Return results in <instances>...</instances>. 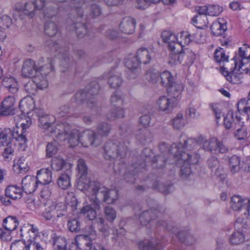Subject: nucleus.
<instances>
[{
	"label": "nucleus",
	"mask_w": 250,
	"mask_h": 250,
	"mask_svg": "<svg viewBox=\"0 0 250 250\" xmlns=\"http://www.w3.org/2000/svg\"><path fill=\"white\" fill-rule=\"evenodd\" d=\"M77 170L80 174L77 183V188L83 191L86 195H92L91 200L95 202L97 208H100L99 200L104 199L107 201V188L102 186L97 181H91L85 177L87 174V168L85 161L83 159L78 161Z\"/></svg>",
	"instance_id": "obj_1"
},
{
	"label": "nucleus",
	"mask_w": 250,
	"mask_h": 250,
	"mask_svg": "<svg viewBox=\"0 0 250 250\" xmlns=\"http://www.w3.org/2000/svg\"><path fill=\"white\" fill-rule=\"evenodd\" d=\"M86 0H70V5L75 12L74 19L70 18L66 20V28L70 31H75L77 36L83 37L88 33V28L84 18L83 9L86 8Z\"/></svg>",
	"instance_id": "obj_2"
},
{
	"label": "nucleus",
	"mask_w": 250,
	"mask_h": 250,
	"mask_svg": "<svg viewBox=\"0 0 250 250\" xmlns=\"http://www.w3.org/2000/svg\"><path fill=\"white\" fill-rule=\"evenodd\" d=\"M63 140H68V143L71 147H75L81 144L83 147L89 146H98L102 142L103 139L97 135L96 132L93 130H88L79 133L76 129L70 128L68 134L62 138Z\"/></svg>",
	"instance_id": "obj_3"
},
{
	"label": "nucleus",
	"mask_w": 250,
	"mask_h": 250,
	"mask_svg": "<svg viewBox=\"0 0 250 250\" xmlns=\"http://www.w3.org/2000/svg\"><path fill=\"white\" fill-rule=\"evenodd\" d=\"M50 0H33L21 3L22 13L30 19H33L39 12L44 18L52 19L55 13V9L49 5Z\"/></svg>",
	"instance_id": "obj_4"
},
{
	"label": "nucleus",
	"mask_w": 250,
	"mask_h": 250,
	"mask_svg": "<svg viewBox=\"0 0 250 250\" xmlns=\"http://www.w3.org/2000/svg\"><path fill=\"white\" fill-rule=\"evenodd\" d=\"M130 149V143L123 139L107 141L104 146V156L106 160L124 158Z\"/></svg>",
	"instance_id": "obj_5"
},
{
	"label": "nucleus",
	"mask_w": 250,
	"mask_h": 250,
	"mask_svg": "<svg viewBox=\"0 0 250 250\" xmlns=\"http://www.w3.org/2000/svg\"><path fill=\"white\" fill-rule=\"evenodd\" d=\"M230 206L232 209L235 211L244 209V217H238L235 223V227L243 231L246 229L250 221L249 217L250 211V199L243 198L239 195H234L231 197Z\"/></svg>",
	"instance_id": "obj_6"
},
{
	"label": "nucleus",
	"mask_w": 250,
	"mask_h": 250,
	"mask_svg": "<svg viewBox=\"0 0 250 250\" xmlns=\"http://www.w3.org/2000/svg\"><path fill=\"white\" fill-rule=\"evenodd\" d=\"M55 121L54 116L47 114L39 118V125L41 128L48 129L50 133L55 134L58 138H61V136L64 137L70 130V125L67 123L54 125Z\"/></svg>",
	"instance_id": "obj_7"
},
{
	"label": "nucleus",
	"mask_w": 250,
	"mask_h": 250,
	"mask_svg": "<svg viewBox=\"0 0 250 250\" xmlns=\"http://www.w3.org/2000/svg\"><path fill=\"white\" fill-rule=\"evenodd\" d=\"M86 195L89 196L91 204L83 207L82 209V213L84 214L86 218L89 220H93L96 217V210H100L101 208V203L106 202L107 204H113L118 199V192L116 190H109L107 188V201H104L103 199L99 200L98 203L100 207L99 208H96V204L94 202V200H93V201L91 200L93 196L92 195Z\"/></svg>",
	"instance_id": "obj_8"
},
{
	"label": "nucleus",
	"mask_w": 250,
	"mask_h": 250,
	"mask_svg": "<svg viewBox=\"0 0 250 250\" xmlns=\"http://www.w3.org/2000/svg\"><path fill=\"white\" fill-rule=\"evenodd\" d=\"M21 236L26 242V250H43L41 245L35 241L39 231L37 228L29 224H24L21 229Z\"/></svg>",
	"instance_id": "obj_9"
},
{
	"label": "nucleus",
	"mask_w": 250,
	"mask_h": 250,
	"mask_svg": "<svg viewBox=\"0 0 250 250\" xmlns=\"http://www.w3.org/2000/svg\"><path fill=\"white\" fill-rule=\"evenodd\" d=\"M182 144L180 143L178 145L176 144H173L170 146V151L172 154L174 159H175L176 165H180L183 163H186L188 165H194L198 163L200 155L196 153L193 152L190 154L185 151H182V153H177V151H179L180 147H182Z\"/></svg>",
	"instance_id": "obj_10"
},
{
	"label": "nucleus",
	"mask_w": 250,
	"mask_h": 250,
	"mask_svg": "<svg viewBox=\"0 0 250 250\" xmlns=\"http://www.w3.org/2000/svg\"><path fill=\"white\" fill-rule=\"evenodd\" d=\"M16 145H25V140L23 136L19 137L17 130L11 128L1 129L0 133V146L14 147Z\"/></svg>",
	"instance_id": "obj_11"
},
{
	"label": "nucleus",
	"mask_w": 250,
	"mask_h": 250,
	"mask_svg": "<svg viewBox=\"0 0 250 250\" xmlns=\"http://www.w3.org/2000/svg\"><path fill=\"white\" fill-rule=\"evenodd\" d=\"M51 49L58 52L59 54H62V60L60 64V67L62 72H65L69 69L75 68L76 63L70 58L68 53V48L67 47H62L59 43L54 42L52 44H49Z\"/></svg>",
	"instance_id": "obj_12"
},
{
	"label": "nucleus",
	"mask_w": 250,
	"mask_h": 250,
	"mask_svg": "<svg viewBox=\"0 0 250 250\" xmlns=\"http://www.w3.org/2000/svg\"><path fill=\"white\" fill-rule=\"evenodd\" d=\"M162 85L167 87V92L170 96L174 99L180 98L184 89L183 85L177 79H161Z\"/></svg>",
	"instance_id": "obj_13"
},
{
	"label": "nucleus",
	"mask_w": 250,
	"mask_h": 250,
	"mask_svg": "<svg viewBox=\"0 0 250 250\" xmlns=\"http://www.w3.org/2000/svg\"><path fill=\"white\" fill-rule=\"evenodd\" d=\"M170 148L168 152L164 153L162 151L161 154L155 156L152 161V166L154 168H163L165 166L172 165V167L176 165L175 159L172 154L170 151Z\"/></svg>",
	"instance_id": "obj_14"
},
{
	"label": "nucleus",
	"mask_w": 250,
	"mask_h": 250,
	"mask_svg": "<svg viewBox=\"0 0 250 250\" xmlns=\"http://www.w3.org/2000/svg\"><path fill=\"white\" fill-rule=\"evenodd\" d=\"M234 57L239 62V70L242 69L243 71L246 70V73H248L249 67L245 65L249 63L250 61V46L246 44H243L239 48L238 53L236 54Z\"/></svg>",
	"instance_id": "obj_15"
},
{
	"label": "nucleus",
	"mask_w": 250,
	"mask_h": 250,
	"mask_svg": "<svg viewBox=\"0 0 250 250\" xmlns=\"http://www.w3.org/2000/svg\"><path fill=\"white\" fill-rule=\"evenodd\" d=\"M37 71L39 77H46L53 74L54 71V60L50 58L46 60L43 57L40 58L38 62Z\"/></svg>",
	"instance_id": "obj_16"
},
{
	"label": "nucleus",
	"mask_w": 250,
	"mask_h": 250,
	"mask_svg": "<svg viewBox=\"0 0 250 250\" xmlns=\"http://www.w3.org/2000/svg\"><path fill=\"white\" fill-rule=\"evenodd\" d=\"M75 99L79 104H83L86 101V106L92 110L97 111V103L94 97H90L85 91H78L75 95Z\"/></svg>",
	"instance_id": "obj_17"
},
{
	"label": "nucleus",
	"mask_w": 250,
	"mask_h": 250,
	"mask_svg": "<svg viewBox=\"0 0 250 250\" xmlns=\"http://www.w3.org/2000/svg\"><path fill=\"white\" fill-rule=\"evenodd\" d=\"M37 65L34 61L30 59L25 60L22 65L21 74L25 78H34L39 77L37 75Z\"/></svg>",
	"instance_id": "obj_18"
},
{
	"label": "nucleus",
	"mask_w": 250,
	"mask_h": 250,
	"mask_svg": "<svg viewBox=\"0 0 250 250\" xmlns=\"http://www.w3.org/2000/svg\"><path fill=\"white\" fill-rule=\"evenodd\" d=\"M226 63L222 67H221L220 72L222 75L225 77H230L231 78L235 73V71L237 70L242 73L241 70L238 69L239 62L234 57L231 59L229 61H226Z\"/></svg>",
	"instance_id": "obj_19"
},
{
	"label": "nucleus",
	"mask_w": 250,
	"mask_h": 250,
	"mask_svg": "<svg viewBox=\"0 0 250 250\" xmlns=\"http://www.w3.org/2000/svg\"><path fill=\"white\" fill-rule=\"evenodd\" d=\"M162 37L164 42L168 44V47L169 50L177 51L181 50V46L178 43V37L171 32L165 31L162 34Z\"/></svg>",
	"instance_id": "obj_20"
},
{
	"label": "nucleus",
	"mask_w": 250,
	"mask_h": 250,
	"mask_svg": "<svg viewBox=\"0 0 250 250\" xmlns=\"http://www.w3.org/2000/svg\"><path fill=\"white\" fill-rule=\"evenodd\" d=\"M146 170V165L145 162L140 164H134L130 167L128 173L125 174V179L127 183H133L135 180V175L140 172H143Z\"/></svg>",
	"instance_id": "obj_21"
},
{
	"label": "nucleus",
	"mask_w": 250,
	"mask_h": 250,
	"mask_svg": "<svg viewBox=\"0 0 250 250\" xmlns=\"http://www.w3.org/2000/svg\"><path fill=\"white\" fill-rule=\"evenodd\" d=\"M156 105L160 111L169 113L173 108L174 101L166 96H162L157 100Z\"/></svg>",
	"instance_id": "obj_22"
},
{
	"label": "nucleus",
	"mask_w": 250,
	"mask_h": 250,
	"mask_svg": "<svg viewBox=\"0 0 250 250\" xmlns=\"http://www.w3.org/2000/svg\"><path fill=\"white\" fill-rule=\"evenodd\" d=\"M38 184L36 178L27 175L22 180V189L26 193H31L35 191Z\"/></svg>",
	"instance_id": "obj_23"
},
{
	"label": "nucleus",
	"mask_w": 250,
	"mask_h": 250,
	"mask_svg": "<svg viewBox=\"0 0 250 250\" xmlns=\"http://www.w3.org/2000/svg\"><path fill=\"white\" fill-rule=\"evenodd\" d=\"M136 21L131 17H125L123 19L120 24L121 31L126 34H131L135 30Z\"/></svg>",
	"instance_id": "obj_24"
},
{
	"label": "nucleus",
	"mask_w": 250,
	"mask_h": 250,
	"mask_svg": "<svg viewBox=\"0 0 250 250\" xmlns=\"http://www.w3.org/2000/svg\"><path fill=\"white\" fill-rule=\"evenodd\" d=\"M136 140L141 144L146 145L152 140V135L147 128L139 129L135 133Z\"/></svg>",
	"instance_id": "obj_25"
},
{
	"label": "nucleus",
	"mask_w": 250,
	"mask_h": 250,
	"mask_svg": "<svg viewBox=\"0 0 250 250\" xmlns=\"http://www.w3.org/2000/svg\"><path fill=\"white\" fill-rule=\"evenodd\" d=\"M96 236L95 231L91 230L88 235H77L75 238V241L78 247L85 245L86 247L90 248L92 245L91 240L94 239Z\"/></svg>",
	"instance_id": "obj_26"
},
{
	"label": "nucleus",
	"mask_w": 250,
	"mask_h": 250,
	"mask_svg": "<svg viewBox=\"0 0 250 250\" xmlns=\"http://www.w3.org/2000/svg\"><path fill=\"white\" fill-rule=\"evenodd\" d=\"M241 118L237 115L235 116V118H233V114L232 111H229L228 113L224 116V125L227 129H232L237 126L241 122Z\"/></svg>",
	"instance_id": "obj_27"
},
{
	"label": "nucleus",
	"mask_w": 250,
	"mask_h": 250,
	"mask_svg": "<svg viewBox=\"0 0 250 250\" xmlns=\"http://www.w3.org/2000/svg\"><path fill=\"white\" fill-rule=\"evenodd\" d=\"M15 103V98L14 95L8 96L3 100L0 106L1 107L2 113L4 116L12 114Z\"/></svg>",
	"instance_id": "obj_28"
},
{
	"label": "nucleus",
	"mask_w": 250,
	"mask_h": 250,
	"mask_svg": "<svg viewBox=\"0 0 250 250\" xmlns=\"http://www.w3.org/2000/svg\"><path fill=\"white\" fill-rule=\"evenodd\" d=\"M37 182L42 185L50 183L52 180V172L48 168H42L38 171L36 176Z\"/></svg>",
	"instance_id": "obj_29"
},
{
	"label": "nucleus",
	"mask_w": 250,
	"mask_h": 250,
	"mask_svg": "<svg viewBox=\"0 0 250 250\" xmlns=\"http://www.w3.org/2000/svg\"><path fill=\"white\" fill-rule=\"evenodd\" d=\"M22 191V188L19 187L15 185H9L5 190V195L7 197L15 200L21 198Z\"/></svg>",
	"instance_id": "obj_30"
},
{
	"label": "nucleus",
	"mask_w": 250,
	"mask_h": 250,
	"mask_svg": "<svg viewBox=\"0 0 250 250\" xmlns=\"http://www.w3.org/2000/svg\"><path fill=\"white\" fill-rule=\"evenodd\" d=\"M79 107L76 109L74 113H72L71 107L67 104L61 106L57 110V114L59 117H74L75 118L79 117L81 113L83 112H78Z\"/></svg>",
	"instance_id": "obj_31"
},
{
	"label": "nucleus",
	"mask_w": 250,
	"mask_h": 250,
	"mask_svg": "<svg viewBox=\"0 0 250 250\" xmlns=\"http://www.w3.org/2000/svg\"><path fill=\"white\" fill-rule=\"evenodd\" d=\"M35 102L31 97H25L21 100L19 104V108L21 111L24 114H28L30 111L35 108Z\"/></svg>",
	"instance_id": "obj_32"
},
{
	"label": "nucleus",
	"mask_w": 250,
	"mask_h": 250,
	"mask_svg": "<svg viewBox=\"0 0 250 250\" xmlns=\"http://www.w3.org/2000/svg\"><path fill=\"white\" fill-rule=\"evenodd\" d=\"M234 137L237 140H245L247 139L248 132L243 122H241L233 129Z\"/></svg>",
	"instance_id": "obj_33"
},
{
	"label": "nucleus",
	"mask_w": 250,
	"mask_h": 250,
	"mask_svg": "<svg viewBox=\"0 0 250 250\" xmlns=\"http://www.w3.org/2000/svg\"><path fill=\"white\" fill-rule=\"evenodd\" d=\"M102 14V10L101 7L95 3H93L89 6L88 12L84 16V18L85 20L89 21L99 17Z\"/></svg>",
	"instance_id": "obj_34"
},
{
	"label": "nucleus",
	"mask_w": 250,
	"mask_h": 250,
	"mask_svg": "<svg viewBox=\"0 0 250 250\" xmlns=\"http://www.w3.org/2000/svg\"><path fill=\"white\" fill-rule=\"evenodd\" d=\"M180 56V63H182L183 65L192 64L195 58V53L192 50L188 49L182 50Z\"/></svg>",
	"instance_id": "obj_35"
},
{
	"label": "nucleus",
	"mask_w": 250,
	"mask_h": 250,
	"mask_svg": "<svg viewBox=\"0 0 250 250\" xmlns=\"http://www.w3.org/2000/svg\"><path fill=\"white\" fill-rule=\"evenodd\" d=\"M158 213V211L155 209H149L144 211L140 216L139 219L140 223L143 225H147L151 220L157 217L156 214Z\"/></svg>",
	"instance_id": "obj_36"
},
{
	"label": "nucleus",
	"mask_w": 250,
	"mask_h": 250,
	"mask_svg": "<svg viewBox=\"0 0 250 250\" xmlns=\"http://www.w3.org/2000/svg\"><path fill=\"white\" fill-rule=\"evenodd\" d=\"M182 144V147H180V149L179 151H177V153L179 154L180 153H182V151H184V150L185 149H191L194 148L195 147L196 143H195L194 139L193 138H187L186 136L185 135H181L180 136V142L178 144H176L177 145H178L179 144Z\"/></svg>",
	"instance_id": "obj_37"
},
{
	"label": "nucleus",
	"mask_w": 250,
	"mask_h": 250,
	"mask_svg": "<svg viewBox=\"0 0 250 250\" xmlns=\"http://www.w3.org/2000/svg\"><path fill=\"white\" fill-rule=\"evenodd\" d=\"M176 235L181 242L188 245L193 244L196 241L194 236L187 230L179 231L176 233Z\"/></svg>",
	"instance_id": "obj_38"
},
{
	"label": "nucleus",
	"mask_w": 250,
	"mask_h": 250,
	"mask_svg": "<svg viewBox=\"0 0 250 250\" xmlns=\"http://www.w3.org/2000/svg\"><path fill=\"white\" fill-rule=\"evenodd\" d=\"M28 168L27 162L23 157H20L14 162L13 169L17 173H24L28 170Z\"/></svg>",
	"instance_id": "obj_39"
},
{
	"label": "nucleus",
	"mask_w": 250,
	"mask_h": 250,
	"mask_svg": "<svg viewBox=\"0 0 250 250\" xmlns=\"http://www.w3.org/2000/svg\"><path fill=\"white\" fill-rule=\"evenodd\" d=\"M136 57L140 63L146 64L151 59V52L146 48H141L138 50Z\"/></svg>",
	"instance_id": "obj_40"
},
{
	"label": "nucleus",
	"mask_w": 250,
	"mask_h": 250,
	"mask_svg": "<svg viewBox=\"0 0 250 250\" xmlns=\"http://www.w3.org/2000/svg\"><path fill=\"white\" fill-rule=\"evenodd\" d=\"M19 225V222L16 217L9 216L4 219L3 226L4 228L8 231L15 230Z\"/></svg>",
	"instance_id": "obj_41"
},
{
	"label": "nucleus",
	"mask_w": 250,
	"mask_h": 250,
	"mask_svg": "<svg viewBox=\"0 0 250 250\" xmlns=\"http://www.w3.org/2000/svg\"><path fill=\"white\" fill-rule=\"evenodd\" d=\"M50 205L55 214H57V218H60L66 215L67 208L64 203L52 202Z\"/></svg>",
	"instance_id": "obj_42"
},
{
	"label": "nucleus",
	"mask_w": 250,
	"mask_h": 250,
	"mask_svg": "<svg viewBox=\"0 0 250 250\" xmlns=\"http://www.w3.org/2000/svg\"><path fill=\"white\" fill-rule=\"evenodd\" d=\"M44 30L45 34L50 37H53L57 34L59 31L57 24L54 21H46L44 24Z\"/></svg>",
	"instance_id": "obj_43"
},
{
	"label": "nucleus",
	"mask_w": 250,
	"mask_h": 250,
	"mask_svg": "<svg viewBox=\"0 0 250 250\" xmlns=\"http://www.w3.org/2000/svg\"><path fill=\"white\" fill-rule=\"evenodd\" d=\"M111 127V125L105 122H101L99 123L96 127V133L98 136L102 138L103 137H106L109 134Z\"/></svg>",
	"instance_id": "obj_44"
},
{
	"label": "nucleus",
	"mask_w": 250,
	"mask_h": 250,
	"mask_svg": "<svg viewBox=\"0 0 250 250\" xmlns=\"http://www.w3.org/2000/svg\"><path fill=\"white\" fill-rule=\"evenodd\" d=\"M58 185L63 189H66L71 185L70 175L68 171L62 174L58 178Z\"/></svg>",
	"instance_id": "obj_45"
},
{
	"label": "nucleus",
	"mask_w": 250,
	"mask_h": 250,
	"mask_svg": "<svg viewBox=\"0 0 250 250\" xmlns=\"http://www.w3.org/2000/svg\"><path fill=\"white\" fill-rule=\"evenodd\" d=\"M212 34L215 36L222 35L227 29L226 24L221 23L220 22H214L211 26Z\"/></svg>",
	"instance_id": "obj_46"
},
{
	"label": "nucleus",
	"mask_w": 250,
	"mask_h": 250,
	"mask_svg": "<svg viewBox=\"0 0 250 250\" xmlns=\"http://www.w3.org/2000/svg\"><path fill=\"white\" fill-rule=\"evenodd\" d=\"M2 84L12 93H16L18 91L19 85L16 79H3Z\"/></svg>",
	"instance_id": "obj_47"
},
{
	"label": "nucleus",
	"mask_w": 250,
	"mask_h": 250,
	"mask_svg": "<svg viewBox=\"0 0 250 250\" xmlns=\"http://www.w3.org/2000/svg\"><path fill=\"white\" fill-rule=\"evenodd\" d=\"M194 25L198 28L203 29L208 26V21L205 15H196L192 19Z\"/></svg>",
	"instance_id": "obj_48"
},
{
	"label": "nucleus",
	"mask_w": 250,
	"mask_h": 250,
	"mask_svg": "<svg viewBox=\"0 0 250 250\" xmlns=\"http://www.w3.org/2000/svg\"><path fill=\"white\" fill-rule=\"evenodd\" d=\"M159 243L155 244L151 241L144 240L139 243L140 250H159Z\"/></svg>",
	"instance_id": "obj_49"
},
{
	"label": "nucleus",
	"mask_w": 250,
	"mask_h": 250,
	"mask_svg": "<svg viewBox=\"0 0 250 250\" xmlns=\"http://www.w3.org/2000/svg\"><path fill=\"white\" fill-rule=\"evenodd\" d=\"M65 165V161L60 157H54L51 160V167L55 171L62 170Z\"/></svg>",
	"instance_id": "obj_50"
},
{
	"label": "nucleus",
	"mask_w": 250,
	"mask_h": 250,
	"mask_svg": "<svg viewBox=\"0 0 250 250\" xmlns=\"http://www.w3.org/2000/svg\"><path fill=\"white\" fill-rule=\"evenodd\" d=\"M229 167L232 173L237 172L240 168V158L235 155L231 157L229 160Z\"/></svg>",
	"instance_id": "obj_51"
},
{
	"label": "nucleus",
	"mask_w": 250,
	"mask_h": 250,
	"mask_svg": "<svg viewBox=\"0 0 250 250\" xmlns=\"http://www.w3.org/2000/svg\"><path fill=\"white\" fill-rule=\"evenodd\" d=\"M214 58L217 62H225L228 60L229 56L226 54L223 48L219 47L216 49L214 53Z\"/></svg>",
	"instance_id": "obj_52"
},
{
	"label": "nucleus",
	"mask_w": 250,
	"mask_h": 250,
	"mask_svg": "<svg viewBox=\"0 0 250 250\" xmlns=\"http://www.w3.org/2000/svg\"><path fill=\"white\" fill-rule=\"evenodd\" d=\"M237 108L239 112H244L248 114L250 111V98L248 97L240 100L237 103Z\"/></svg>",
	"instance_id": "obj_53"
},
{
	"label": "nucleus",
	"mask_w": 250,
	"mask_h": 250,
	"mask_svg": "<svg viewBox=\"0 0 250 250\" xmlns=\"http://www.w3.org/2000/svg\"><path fill=\"white\" fill-rule=\"evenodd\" d=\"M31 125V121L30 118H28V119L26 120V123L24 122H22L21 123V127L17 126L15 128H13L14 130H17L18 131L19 137L22 136L24 137L25 140V144L27 142V138L25 134L26 129L29 127Z\"/></svg>",
	"instance_id": "obj_54"
},
{
	"label": "nucleus",
	"mask_w": 250,
	"mask_h": 250,
	"mask_svg": "<svg viewBox=\"0 0 250 250\" xmlns=\"http://www.w3.org/2000/svg\"><path fill=\"white\" fill-rule=\"evenodd\" d=\"M66 246V240L64 237L59 236L54 239L53 247L55 250H67Z\"/></svg>",
	"instance_id": "obj_55"
},
{
	"label": "nucleus",
	"mask_w": 250,
	"mask_h": 250,
	"mask_svg": "<svg viewBox=\"0 0 250 250\" xmlns=\"http://www.w3.org/2000/svg\"><path fill=\"white\" fill-rule=\"evenodd\" d=\"M244 235L241 231H234L231 235L229 240L232 245H239L244 241Z\"/></svg>",
	"instance_id": "obj_56"
},
{
	"label": "nucleus",
	"mask_w": 250,
	"mask_h": 250,
	"mask_svg": "<svg viewBox=\"0 0 250 250\" xmlns=\"http://www.w3.org/2000/svg\"><path fill=\"white\" fill-rule=\"evenodd\" d=\"M190 35L188 32H182L180 37H178V43L180 45L181 50H183V46L188 44L191 42Z\"/></svg>",
	"instance_id": "obj_57"
},
{
	"label": "nucleus",
	"mask_w": 250,
	"mask_h": 250,
	"mask_svg": "<svg viewBox=\"0 0 250 250\" xmlns=\"http://www.w3.org/2000/svg\"><path fill=\"white\" fill-rule=\"evenodd\" d=\"M140 63L136 56L129 57L125 61V66L131 71L136 69L139 67Z\"/></svg>",
	"instance_id": "obj_58"
},
{
	"label": "nucleus",
	"mask_w": 250,
	"mask_h": 250,
	"mask_svg": "<svg viewBox=\"0 0 250 250\" xmlns=\"http://www.w3.org/2000/svg\"><path fill=\"white\" fill-rule=\"evenodd\" d=\"M58 143L56 141L49 142L46 147V156L48 158L52 157L55 155L58 151Z\"/></svg>",
	"instance_id": "obj_59"
},
{
	"label": "nucleus",
	"mask_w": 250,
	"mask_h": 250,
	"mask_svg": "<svg viewBox=\"0 0 250 250\" xmlns=\"http://www.w3.org/2000/svg\"><path fill=\"white\" fill-rule=\"evenodd\" d=\"M110 102L114 106L123 104L124 103L123 95L119 92L115 91L111 96Z\"/></svg>",
	"instance_id": "obj_60"
},
{
	"label": "nucleus",
	"mask_w": 250,
	"mask_h": 250,
	"mask_svg": "<svg viewBox=\"0 0 250 250\" xmlns=\"http://www.w3.org/2000/svg\"><path fill=\"white\" fill-rule=\"evenodd\" d=\"M209 107L212 108V110L215 115V120L217 124H218L220 120L222 117L225 116L223 114L220 105L216 103L210 104Z\"/></svg>",
	"instance_id": "obj_61"
},
{
	"label": "nucleus",
	"mask_w": 250,
	"mask_h": 250,
	"mask_svg": "<svg viewBox=\"0 0 250 250\" xmlns=\"http://www.w3.org/2000/svg\"><path fill=\"white\" fill-rule=\"evenodd\" d=\"M217 139L211 138L209 140H207L203 146L201 147L206 151H212L216 149L217 146Z\"/></svg>",
	"instance_id": "obj_62"
},
{
	"label": "nucleus",
	"mask_w": 250,
	"mask_h": 250,
	"mask_svg": "<svg viewBox=\"0 0 250 250\" xmlns=\"http://www.w3.org/2000/svg\"><path fill=\"white\" fill-rule=\"evenodd\" d=\"M104 213L106 219L110 222H113L116 217V212L111 206H106L104 209Z\"/></svg>",
	"instance_id": "obj_63"
},
{
	"label": "nucleus",
	"mask_w": 250,
	"mask_h": 250,
	"mask_svg": "<svg viewBox=\"0 0 250 250\" xmlns=\"http://www.w3.org/2000/svg\"><path fill=\"white\" fill-rule=\"evenodd\" d=\"M87 92H86L90 97L97 95L100 90V85L97 82L94 81L92 82L87 86Z\"/></svg>",
	"instance_id": "obj_64"
}]
</instances>
